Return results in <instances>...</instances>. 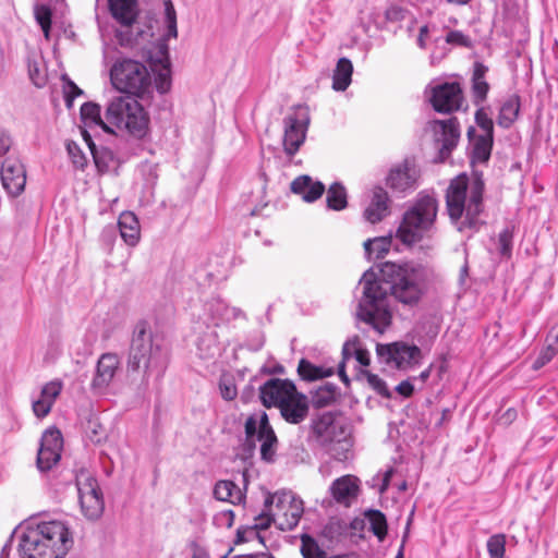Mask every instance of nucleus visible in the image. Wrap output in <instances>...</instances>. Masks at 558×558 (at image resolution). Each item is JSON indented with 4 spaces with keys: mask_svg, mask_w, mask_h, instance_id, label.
Wrapping results in <instances>:
<instances>
[{
    "mask_svg": "<svg viewBox=\"0 0 558 558\" xmlns=\"http://www.w3.org/2000/svg\"><path fill=\"white\" fill-rule=\"evenodd\" d=\"M434 279V270L426 264L407 262L385 263L379 275L366 270L360 279L362 298L357 318L375 330L384 332L391 323L389 294L405 305H416L427 292Z\"/></svg>",
    "mask_w": 558,
    "mask_h": 558,
    "instance_id": "1",
    "label": "nucleus"
},
{
    "mask_svg": "<svg viewBox=\"0 0 558 558\" xmlns=\"http://www.w3.org/2000/svg\"><path fill=\"white\" fill-rule=\"evenodd\" d=\"M167 361L161 339L153 333L147 322H138L133 330L128 368L131 372H143V389L148 387L150 379L159 380L163 376Z\"/></svg>",
    "mask_w": 558,
    "mask_h": 558,
    "instance_id": "2",
    "label": "nucleus"
},
{
    "mask_svg": "<svg viewBox=\"0 0 558 558\" xmlns=\"http://www.w3.org/2000/svg\"><path fill=\"white\" fill-rule=\"evenodd\" d=\"M72 546V534L63 521H41L22 533L19 554L21 558H63Z\"/></svg>",
    "mask_w": 558,
    "mask_h": 558,
    "instance_id": "3",
    "label": "nucleus"
},
{
    "mask_svg": "<svg viewBox=\"0 0 558 558\" xmlns=\"http://www.w3.org/2000/svg\"><path fill=\"white\" fill-rule=\"evenodd\" d=\"M484 190L485 183L482 173L475 172L472 178L462 173L450 181L446 192L447 210L454 222L464 217L459 227L460 231L465 228H477L478 216L484 209Z\"/></svg>",
    "mask_w": 558,
    "mask_h": 558,
    "instance_id": "4",
    "label": "nucleus"
},
{
    "mask_svg": "<svg viewBox=\"0 0 558 558\" xmlns=\"http://www.w3.org/2000/svg\"><path fill=\"white\" fill-rule=\"evenodd\" d=\"M105 118L109 126L126 131L136 138H143L149 129V117L144 107L133 97L118 96L106 108Z\"/></svg>",
    "mask_w": 558,
    "mask_h": 558,
    "instance_id": "5",
    "label": "nucleus"
},
{
    "mask_svg": "<svg viewBox=\"0 0 558 558\" xmlns=\"http://www.w3.org/2000/svg\"><path fill=\"white\" fill-rule=\"evenodd\" d=\"M437 216V201L430 195L420 196L403 214L397 234L403 243L412 244L422 240L434 229Z\"/></svg>",
    "mask_w": 558,
    "mask_h": 558,
    "instance_id": "6",
    "label": "nucleus"
},
{
    "mask_svg": "<svg viewBox=\"0 0 558 558\" xmlns=\"http://www.w3.org/2000/svg\"><path fill=\"white\" fill-rule=\"evenodd\" d=\"M112 86L124 94L143 97L153 88L151 75L146 65L137 60L119 58L110 69Z\"/></svg>",
    "mask_w": 558,
    "mask_h": 558,
    "instance_id": "7",
    "label": "nucleus"
},
{
    "mask_svg": "<svg viewBox=\"0 0 558 558\" xmlns=\"http://www.w3.org/2000/svg\"><path fill=\"white\" fill-rule=\"evenodd\" d=\"M166 33L157 44L156 57L150 56L151 71L155 74L154 84L159 94H166L171 88V69L167 40L178 37L177 12L171 0H165Z\"/></svg>",
    "mask_w": 558,
    "mask_h": 558,
    "instance_id": "8",
    "label": "nucleus"
},
{
    "mask_svg": "<svg viewBox=\"0 0 558 558\" xmlns=\"http://www.w3.org/2000/svg\"><path fill=\"white\" fill-rule=\"evenodd\" d=\"M111 17L118 24L116 28V38L120 46L131 47L138 41L142 36L140 27L136 25L138 16L137 0H107Z\"/></svg>",
    "mask_w": 558,
    "mask_h": 558,
    "instance_id": "9",
    "label": "nucleus"
},
{
    "mask_svg": "<svg viewBox=\"0 0 558 558\" xmlns=\"http://www.w3.org/2000/svg\"><path fill=\"white\" fill-rule=\"evenodd\" d=\"M265 507L272 511V520L281 531L294 529L302 514L303 501L291 492H277L265 499Z\"/></svg>",
    "mask_w": 558,
    "mask_h": 558,
    "instance_id": "10",
    "label": "nucleus"
},
{
    "mask_svg": "<svg viewBox=\"0 0 558 558\" xmlns=\"http://www.w3.org/2000/svg\"><path fill=\"white\" fill-rule=\"evenodd\" d=\"M283 120L282 146L284 154L292 158L304 144L311 123L310 109L305 105L292 107Z\"/></svg>",
    "mask_w": 558,
    "mask_h": 558,
    "instance_id": "11",
    "label": "nucleus"
},
{
    "mask_svg": "<svg viewBox=\"0 0 558 558\" xmlns=\"http://www.w3.org/2000/svg\"><path fill=\"white\" fill-rule=\"evenodd\" d=\"M376 353L381 364L404 372L420 366L423 360L422 350L404 341L377 344Z\"/></svg>",
    "mask_w": 558,
    "mask_h": 558,
    "instance_id": "12",
    "label": "nucleus"
},
{
    "mask_svg": "<svg viewBox=\"0 0 558 558\" xmlns=\"http://www.w3.org/2000/svg\"><path fill=\"white\" fill-rule=\"evenodd\" d=\"M245 435L248 440L254 437L260 442V458L266 462H274L278 449V438L269 423L266 412L252 414L245 422Z\"/></svg>",
    "mask_w": 558,
    "mask_h": 558,
    "instance_id": "13",
    "label": "nucleus"
},
{
    "mask_svg": "<svg viewBox=\"0 0 558 558\" xmlns=\"http://www.w3.org/2000/svg\"><path fill=\"white\" fill-rule=\"evenodd\" d=\"M82 512L89 520L98 519L104 511V498L97 480L87 470H80L75 476Z\"/></svg>",
    "mask_w": 558,
    "mask_h": 558,
    "instance_id": "14",
    "label": "nucleus"
},
{
    "mask_svg": "<svg viewBox=\"0 0 558 558\" xmlns=\"http://www.w3.org/2000/svg\"><path fill=\"white\" fill-rule=\"evenodd\" d=\"M82 512L89 520L98 519L104 511V498L97 480L87 470H80L75 476Z\"/></svg>",
    "mask_w": 558,
    "mask_h": 558,
    "instance_id": "15",
    "label": "nucleus"
},
{
    "mask_svg": "<svg viewBox=\"0 0 558 558\" xmlns=\"http://www.w3.org/2000/svg\"><path fill=\"white\" fill-rule=\"evenodd\" d=\"M63 449L62 434L57 428H48L41 436L37 452V469L44 473L58 464Z\"/></svg>",
    "mask_w": 558,
    "mask_h": 558,
    "instance_id": "16",
    "label": "nucleus"
},
{
    "mask_svg": "<svg viewBox=\"0 0 558 558\" xmlns=\"http://www.w3.org/2000/svg\"><path fill=\"white\" fill-rule=\"evenodd\" d=\"M203 312L204 324L215 329L239 318L246 319V315L241 308L230 306L219 296L208 299L203 305Z\"/></svg>",
    "mask_w": 558,
    "mask_h": 558,
    "instance_id": "17",
    "label": "nucleus"
},
{
    "mask_svg": "<svg viewBox=\"0 0 558 558\" xmlns=\"http://www.w3.org/2000/svg\"><path fill=\"white\" fill-rule=\"evenodd\" d=\"M430 104L439 113L458 111L463 105L462 89L459 83H442L432 88Z\"/></svg>",
    "mask_w": 558,
    "mask_h": 558,
    "instance_id": "18",
    "label": "nucleus"
},
{
    "mask_svg": "<svg viewBox=\"0 0 558 558\" xmlns=\"http://www.w3.org/2000/svg\"><path fill=\"white\" fill-rule=\"evenodd\" d=\"M312 433L316 442L320 447H326L332 441L345 437L349 429L332 413L326 412L313 421Z\"/></svg>",
    "mask_w": 558,
    "mask_h": 558,
    "instance_id": "19",
    "label": "nucleus"
},
{
    "mask_svg": "<svg viewBox=\"0 0 558 558\" xmlns=\"http://www.w3.org/2000/svg\"><path fill=\"white\" fill-rule=\"evenodd\" d=\"M296 387L289 379L271 378L259 388V398L266 408H280L295 393Z\"/></svg>",
    "mask_w": 558,
    "mask_h": 558,
    "instance_id": "20",
    "label": "nucleus"
},
{
    "mask_svg": "<svg viewBox=\"0 0 558 558\" xmlns=\"http://www.w3.org/2000/svg\"><path fill=\"white\" fill-rule=\"evenodd\" d=\"M1 182L10 196H19L25 189L26 172L24 165L13 157L7 158L1 165Z\"/></svg>",
    "mask_w": 558,
    "mask_h": 558,
    "instance_id": "21",
    "label": "nucleus"
},
{
    "mask_svg": "<svg viewBox=\"0 0 558 558\" xmlns=\"http://www.w3.org/2000/svg\"><path fill=\"white\" fill-rule=\"evenodd\" d=\"M120 367V359L114 353H104L98 359L90 388L96 393H104L112 383Z\"/></svg>",
    "mask_w": 558,
    "mask_h": 558,
    "instance_id": "22",
    "label": "nucleus"
},
{
    "mask_svg": "<svg viewBox=\"0 0 558 558\" xmlns=\"http://www.w3.org/2000/svg\"><path fill=\"white\" fill-rule=\"evenodd\" d=\"M432 124L437 135L436 141L440 143L439 154L441 159H445L451 154L459 142V122L457 118H450L448 120H434Z\"/></svg>",
    "mask_w": 558,
    "mask_h": 558,
    "instance_id": "23",
    "label": "nucleus"
},
{
    "mask_svg": "<svg viewBox=\"0 0 558 558\" xmlns=\"http://www.w3.org/2000/svg\"><path fill=\"white\" fill-rule=\"evenodd\" d=\"M62 389L63 383L60 379L50 380L41 387L39 396L32 400V410L37 418L41 420L51 412Z\"/></svg>",
    "mask_w": 558,
    "mask_h": 558,
    "instance_id": "24",
    "label": "nucleus"
},
{
    "mask_svg": "<svg viewBox=\"0 0 558 558\" xmlns=\"http://www.w3.org/2000/svg\"><path fill=\"white\" fill-rule=\"evenodd\" d=\"M418 171L413 163L405 161L390 170L387 184L397 192L414 190L417 185Z\"/></svg>",
    "mask_w": 558,
    "mask_h": 558,
    "instance_id": "25",
    "label": "nucleus"
},
{
    "mask_svg": "<svg viewBox=\"0 0 558 558\" xmlns=\"http://www.w3.org/2000/svg\"><path fill=\"white\" fill-rule=\"evenodd\" d=\"M390 213L389 196L381 186H376L372 191L368 205L365 207L363 217L369 223H377L385 219Z\"/></svg>",
    "mask_w": 558,
    "mask_h": 558,
    "instance_id": "26",
    "label": "nucleus"
},
{
    "mask_svg": "<svg viewBox=\"0 0 558 558\" xmlns=\"http://www.w3.org/2000/svg\"><path fill=\"white\" fill-rule=\"evenodd\" d=\"M280 414L290 424L302 423L308 414V401L305 395L296 391L280 408Z\"/></svg>",
    "mask_w": 558,
    "mask_h": 558,
    "instance_id": "27",
    "label": "nucleus"
},
{
    "mask_svg": "<svg viewBox=\"0 0 558 558\" xmlns=\"http://www.w3.org/2000/svg\"><path fill=\"white\" fill-rule=\"evenodd\" d=\"M291 191L300 195L304 202L313 203L320 198L325 192V185L320 181H315L312 177L303 174L291 182Z\"/></svg>",
    "mask_w": 558,
    "mask_h": 558,
    "instance_id": "28",
    "label": "nucleus"
},
{
    "mask_svg": "<svg viewBox=\"0 0 558 558\" xmlns=\"http://www.w3.org/2000/svg\"><path fill=\"white\" fill-rule=\"evenodd\" d=\"M196 351L203 360H211L220 354L221 345L215 328L206 326V330L199 333L196 339Z\"/></svg>",
    "mask_w": 558,
    "mask_h": 558,
    "instance_id": "29",
    "label": "nucleus"
},
{
    "mask_svg": "<svg viewBox=\"0 0 558 558\" xmlns=\"http://www.w3.org/2000/svg\"><path fill=\"white\" fill-rule=\"evenodd\" d=\"M329 490L337 502L348 504L357 495V478L352 475L341 476L332 482Z\"/></svg>",
    "mask_w": 558,
    "mask_h": 558,
    "instance_id": "30",
    "label": "nucleus"
},
{
    "mask_svg": "<svg viewBox=\"0 0 558 558\" xmlns=\"http://www.w3.org/2000/svg\"><path fill=\"white\" fill-rule=\"evenodd\" d=\"M354 357L360 365H369V353L367 350L357 348L355 341H347L342 348V361L338 365V375L345 384L349 383L348 375L345 373V362Z\"/></svg>",
    "mask_w": 558,
    "mask_h": 558,
    "instance_id": "31",
    "label": "nucleus"
},
{
    "mask_svg": "<svg viewBox=\"0 0 558 558\" xmlns=\"http://www.w3.org/2000/svg\"><path fill=\"white\" fill-rule=\"evenodd\" d=\"M474 128L468 130V136L472 141V161L473 162H487L490 158L494 136L490 135H475Z\"/></svg>",
    "mask_w": 558,
    "mask_h": 558,
    "instance_id": "32",
    "label": "nucleus"
},
{
    "mask_svg": "<svg viewBox=\"0 0 558 558\" xmlns=\"http://www.w3.org/2000/svg\"><path fill=\"white\" fill-rule=\"evenodd\" d=\"M118 228L123 241L135 246L140 240V222L137 217L131 211H124L119 216Z\"/></svg>",
    "mask_w": 558,
    "mask_h": 558,
    "instance_id": "33",
    "label": "nucleus"
},
{
    "mask_svg": "<svg viewBox=\"0 0 558 558\" xmlns=\"http://www.w3.org/2000/svg\"><path fill=\"white\" fill-rule=\"evenodd\" d=\"M488 69L481 62H475L472 74V95L473 102L480 106L487 97L489 84L485 80Z\"/></svg>",
    "mask_w": 558,
    "mask_h": 558,
    "instance_id": "34",
    "label": "nucleus"
},
{
    "mask_svg": "<svg viewBox=\"0 0 558 558\" xmlns=\"http://www.w3.org/2000/svg\"><path fill=\"white\" fill-rule=\"evenodd\" d=\"M520 97L518 95L509 96L501 105L497 123L502 129H509L518 119L520 112Z\"/></svg>",
    "mask_w": 558,
    "mask_h": 558,
    "instance_id": "35",
    "label": "nucleus"
},
{
    "mask_svg": "<svg viewBox=\"0 0 558 558\" xmlns=\"http://www.w3.org/2000/svg\"><path fill=\"white\" fill-rule=\"evenodd\" d=\"M81 118L85 126H99L107 133H113L107 120L100 116V107L95 102H85L81 107Z\"/></svg>",
    "mask_w": 558,
    "mask_h": 558,
    "instance_id": "36",
    "label": "nucleus"
},
{
    "mask_svg": "<svg viewBox=\"0 0 558 558\" xmlns=\"http://www.w3.org/2000/svg\"><path fill=\"white\" fill-rule=\"evenodd\" d=\"M353 64L348 58H340L332 75V88L344 92L352 81Z\"/></svg>",
    "mask_w": 558,
    "mask_h": 558,
    "instance_id": "37",
    "label": "nucleus"
},
{
    "mask_svg": "<svg viewBox=\"0 0 558 558\" xmlns=\"http://www.w3.org/2000/svg\"><path fill=\"white\" fill-rule=\"evenodd\" d=\"M300 377L307 381L318 380L333 374L332 367L317 366L310 361L302 359L298 366Z\"/></svg>",
    "mask_w": 558,
    "mask_h": 558,
    "instance_id": "38",
    "label": "nucleus"
},
{
    "mask_svg": "<svg viewBox=\"0 0 558 558\" xmlns=\"http://www.w3.org/2000/svg\"><path fill=\"white\" fill-rule=\"evenodd\" d=\"M214 496L218 500L231 504H238L242 500V493L232 481H219L215 485Z\"/></svg>",
    "mask_w": 558,
    "mask_h": 558,
    "instance_id": "39",
    "label": "nucleus"
},
{
    "mask_svg": "<svg viewBox=\"0 0 558 558\" xmlns=\"http://www.w3.org/2000/svg\"><path fill=\"white\" fill-rule=\"evenodd\" d=\"M326 202L329 209H344L348 205L345 187L339 182L332 183L327 191Z\"/></svg>",
    "mask_w": 558,
    "mask_h": 558,
    "instance_id": "40",
    "label": "nucleus"
},
{
    "mask_svg": "<svg viewBox=\"0 0 558 558\" xmlns=\"http://www.w3.org/2000/svg\"><path fill=\"white\" fill-rule=\"evenodd\" d=\"M391 239L390 238H375L368 239L364 242L365 254L368 258L380 259L390 251Z\"/></svg>",
    "mask_w": 558,
    "mask_h": 558,
    "instance_id": "41",
    "label": "nucleus"
},
{
    "mask_svg": "<svg viewBox=\"0 0 558 558\" xmlns=\"http://www.w3.org/2000/svg\"><path fill=\"white\" fill-rule=\"evenodd\" d=\"M365 518L373 534L379 542L384 541L388 527L385 514L379 510H368L365 513Z\"/></svg>",
    "mask_w": 558,
    "mask_h": 558,
    "instance_id": "42",
    "label": "nucleus"
},
{
    "mask_svg": "<svg viewBox=\"0 0 558 558\" xmlns=\"http://www.w3.org/2000/svg\"><path fill=\"white\" fill-rule=\"evenodd\" d=\"M84 141L89 147L90 154L93 155L94 162L99 171H106L108 169V158L111 157V153L107 149L98 150L94 144L90 134L87 130H82Z\"/></svg>",
    "mask_w": 558,
    "mask_h": 558,
    "instance_id": "43",
    "label": "nucleus"
},
{
    "mask_svg": "<svg viewBox=\"0 0 558 558\" xmlns=\"http://www.w3.org/2000/svg\"><path fill=\"white\" fill-rule=\"evenodd\" d=\"M352 447L350 434H345V437L339 438L332 441L329 446L324 447L326 451L338 461H344L349 457V452Z\"/></svg>",
    "mask_w": 558,
    "mask_h": 558,
    "instance_id": "44",
    "label": "nucleus"
},
{
    "mask_svg": "<svg viewBox=\"0 0 558 558\" xmlns=\"http://www.w3.org/2000/svg\"><path fill=\"white\" fill-rule=\"evenodd\" d=\"M301 554L304 558H327V553L308 534L301 536Z\"/></svg>",
    "mask_w": 558,
    "mask_h": 558,
    "instance_id": "45",
    "label": "nucleus"
},
{
    "mask_svg": "<svg viewBox=\"0 0 558 558\" xmlns=\"http://www.w3.org/2000/svg\"><path fill=\"white\" fill-rule=\"evenodd\" d=\"M65 146L73 167L83 171L88 163L87 156L74 141H68Z\"/></svg>",
    "mask_w": 558,
    "mask_h": 558,
    "instance_id": "46",
    "label": "nucleus"
},
{
    "mask_svg": "<svg viewBox=\"0 0 558 558\" xmlns=\"http://www.w3.org/2000/svg\"><path fill=\"white\" fill-rule=\"evenodd\" d=\"M487 553L490 558H504L506 553V535L494 534L487 539Z\"/></svg>",
    "mask_w": 558,
    "mask_h": 558,
    "instance_id": "47",
    "label": "nucleus"
},
{
    "mask_svg": "<svg viewBox=\"0 0 558 558\" xmlns=\"http://www.w3.org/2000/svg\"><path fill=\"white\" fill-rule=\"evenodd\" d=\"M35 19L39 26L41 27L45 37L49 38V32L51 27V16L52 12L48 5L37 4L34 9Z\"/></svg>",
    "mask_w": 558,
    "mask_h": 558,
    "instance_id": "48",
    "label": "nucleus"
},
{
    "mask_svg": "<svg viewBox=\"0 0 558 558\" xmlns=\"http://www.w3.org/2000/svg\"><path fill=\"white\" fill-rule=\"evenodd\" d=\"M558 352V343H548L533 362L532 368L538 371L549 363Z\"/></svg>",
    "mask_w": 558,
    "mask_h": 558,
    "instance_id": "49",
    "label": "nucleus"
},
{
    "mask_svg": "<svg viewBox=\"0 0 558 558\" xmlns=\"http://www.w3.org/2000/svg\"><path fill=\"white\" fill-rule=\"evenodd\" d=\"M475 122L477 126L483 131L482 135L494 136V123L488 117L484 108H478L475 112Z\"/></svg>",
    "mask_w": 558,
    "mask_h": 558,
    "instance_id": "50",
    "label": "nucleus"
},
{
    "mask_svg": "<svg viewBox=\"0 0 558 558\" xmlns=\"http://www.w3.org/2000/svg\"><path fill=\"white\" fill-rule=\"evenodd\" d=\"M512 231L509 228L504 229L498 236V247L502 256H510L512 251Z\"/></svg>",
    "mask_w": 558,
    "mask_h": 558,
    "instance_id": "51",
    "label": "nucleus"
},
{
    "mask_svg": "<svg viewBox=\"0 0 558 558\" xmlns=\"http://www.w3.org/2000/svg\"><path fill=\"white\" fill-rule=\"evenodd\" d=\"M446 43L453 46L466 47L472 46V40L469 36L464 35L461 31H450L445 38Z\"/></svg>",
    "mask_w": 558,
    "mask_h": 558,
    "instance_id": "52",
    "label": "nucleus"
},
{
    "mask_svg": "<svg viewBox=\"0 0 558 558\" xmlns=\"http://www.w3.org/2000/svg\"><path fill=\"white\" fill-rule=\"evenodd\" d=\"M368 385L380 396L389 398L390 391L385 383L378 375L373 373L366 374Z\"/></svg>",
    "mask_w": 558,
    "mask_h": 558,
    "instance_id": "53",
    "label": "nucleus"
},
{
    "mask_svg": "<svg viewBox=\"0 0 558 558\" xmlns=\"http://www.w3.org/2000/svg\"><path fill=\"white\" fill-rule=\"evenodd\" d=\"M343 526L339 520L329 521L323 530V535L328 537L330 541L336 539L342 534Z\"/></svg>",
    "mask_w": 558,
    "mask_h": 558,
    "instance_id": "54",
    "label": "nucleus"
},
{
    "mask_svg": "<svg viewBox=\"0 0 558 558\" xmlns=\"http://www.w3.org/2000/svg\"><path fill=\"white\" fill-rule=\"evenodd\" d=\"M221 396L225 400L231 401L235 399L238 396V390L234 384L231 380H221L219 384Z\"/></svg>",
    "mask_w": 558,
    "mask_h": 558,
    "instance_id": "55",
    "label": "nucleus"
},
{
    "mask_svg": "<svg viewBox=\"0 0 558 558\" xmlns=\"http://www.w3.org/2000/svg\"><path fill=\"white\" fill-rule=\"evenodd\" d=\"M255 537H259V535H258L257 531L255 530V527H252V526L240 527L236 531L235 543L236 544L246 543V542H250L251 539H253Z\"/></svg>",
    "mask_w": 558,
    "mask_h": 558,
    "instance_id": "56",
    "label": "nucleus"
},
{
    "mask_svg": "<svg viewBox=\"0 0 558 558\" xmlns=\"http://www.w3.org/2000/svg\"><path fill=\"white\" fill-rule=\"evenodd\" d=\"M407 11L398 5H391L386 10V19L390 22H400L404 20Z\"/></svg>",
    "mask_w": 558,
    "mask_h": 558,
    "instance_id": "57",
    "label": "nucleus"
},
{
    "mask_svg": "<svg viewBox=\"0 0 558 558\" xmlns=\"http://www.w3.org/2000/svg\"><path fill=\"white\" fill-rule=\"evenodd\" d=\"M28 72H29V77L32 80V82L37 86V87H41L45 85L46 83V76L40 73L39 69L37 68L36 64H32L31 62L28 63Z\"/></svg>",
    "mask_w": 558,
    "mask_h": 558,
    "instance_id": "58",
    "label": "nucleus"
},
{
    "mask_svg": "<svg viewBox=\"0 0 558 558\" xmlns=\"http://www.w3.org/2000/svg\"><path fill=\"white\" fill-rule=\"evenodd\" d=\"M82 94V89H80L73 82H69L64 96L66 107L71 108L73 106L74 98L81 96Z\"/></svg>",
    "mask_w": 558,
    "mask_h": 558,
    "instance_id": "59",
    "label": "nucleus"
},
{
    "mask_svg": "<svg viewBox=\"0 0 558 558\" xmlns=\"http://www.w3.org/2000/svg\"><path fill=\"white\" fill-rule=\"evenodd\" d=\"M335 388L332 386H326L323 389H319L317 392V403L319 404H328L331 400H333Z\"/></svg>",
    "mask_w": 558,
    "mask_h": 558,
    "instance_id": "60",
    "label": "nucleus"
},
{
    "mask_svg": "<svg viewBox=\"0 0 558 558\" xmlns=\"http://www.w3.org/2000/svg\"><path fill=\"white\" fill-rule=\"evenodd\" d=\"M234 520V513L232 510L220 511L216 517L215 521L219 525H226L227 527L232 526Z\"/></svg>",
    "mask_w": 558,
    "mask_h": 558,
    "instance_id": "61",
    "label": "nucleus"
},
{
    "mask_svg": "<svg viewBox=\"0 0 558 558\" xmlns=\"http://www.w3.org/2000/svg\"><path fill=\"white\" fill-rule=\"evenodd\" d=\"M271 523H274L272 511H269L268 514H260L258 518H256V523L253 527H255V530L258 532L268 529Z\"/></svg>",
    "mask_w": 558,
    "mask_h": 558,
    "instance_id": "62",
    "label": "nucleus"
},
{
    "mask_svg": "<svg viewBox=\"0 0 558 558\" xmlns=\"http://www.w3.org/2000/svg\"><path fill=\"white\" fill-rule=\"evenodd\" d=\"M12 145V138L8 131L0 130V156L5 155Z\"/></svg>",
    "mask_w": 558,
    "mask_h": 558,
    "instance_id": "63",
    "label": "nucleus"
},
{
    "mask_svg": "<svg viewBox=\"0 0 558 558\" xmlns=\"http://www.w3.org/2000/svg\"><path fill=\"white\" fill-rule=\"evenodd\" d=\"M396 390L399 395L409 398L413 395L414 386L410 380H403L396 387Z\"/></svg>",
    "mask_w": 558,
    "mask_h": 558,
    "instance_id": "64",
    "label": "nucleus"
}]
</instances>
